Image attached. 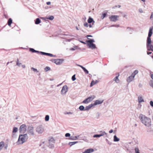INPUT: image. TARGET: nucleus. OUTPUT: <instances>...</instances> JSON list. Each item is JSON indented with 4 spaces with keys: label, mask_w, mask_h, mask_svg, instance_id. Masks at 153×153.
<instances>
[{
    "label": "nucleus",
    "mask_w": 153,
    "mask_h": 153,
    "mask_svg": "<svg viewBox=\"0 0 153 153\" xmlns=\"http://www.w3.org/2000/svg\"><path fill=\"white\" fill-rule=\"evenodd\" d=\"M118 7L120 8L121 6H120V5H119L118 6H116L115 7Z\"/></svg>",
    "instance_id": "6e6d98bb"
},
{
    "label": "nucleus",
    "mask_w": 153,
    "mask_h": 153,
    "mask_svg": "<svg viewBox=\"0 0 153 153\" xmlns=\"http://www.w3.org/2000/svg\"><path fill=\"white\" fill-rule=\"evenodd\" d=\"M138 100L139 102L140 103L141 102H144V100L143 98L142 97L140 96H139L138 97Z\"/></svg>",
    "instance_id": "4be33fe9"
},
{
    "label": "nucleus",
    "mask_w": 153,
    "mask_h": 153,
    "mask_svg": "<svg viewBox=\"0 0 153 153\" xmlns=\"http://www.w3.org/2000/svg\"><path fill=\"white\" fill-rule=\"evenodd\" d=\"M49 117L48 115L46 116L45 118V120L46 121H48L49 120Z\"/></svg>",
    "instance_id": "473e14b6"
},
{
    "label": "nucleus",
    "mask_w": 153,
    "mask_h": 153,
    "mask_svg": "<svg viewBox=\"0 0 153 153\" xmlns=\"http://www.w3.org/2000/svg\"><path fill=\"white\" fill-rule=\"evenodd\" d=\"M18 131V128H17L16 127H14L13 128V133H16Z\"/></svg>",
    "instance_id": "c85d7f7f"
},
{
    "label": "nucleus",
    "mask_w": 153,
    "mask_h": 153,
    "mask_svg": "<svg viewBox=\"0 0 153 153\" xmlns=\"http://www.w3.org/2000/svg\"><path fill=\"white\" fill-rule=\"evenodd\" d=\"M153 13L152 12L151 13V16L150 17V18L151 19H153Z\"/></svg>",
    "instance_id": "37998d69"
},
{
    "label": "nucleus",
    "mask_w": 153,
    "mask_h": 153,
    "mask_svg": "<svg viewBox=\"0 0 153 153\" xmlns=\"http://www.w3.org/2000/svg\"><path fill=\"white\" fill-rule=\"evenodd\" d=\"M103 102V101L99 100H96L94 104H93V106L96 105L98 104H99L102 103Z\"/></svg>",
    "instance_id": "2eb2a0df"
},
{
    "label": "nucleus",
    "mask_w": 153,
    "mask_h": 153,
    "mask_svg": "<svg viewBox=\"0 0 153 153\" xmlns=\"http://www.w3.org/2000/svg\"><path fill=\"white\" fill-rule=\"evenodd\" d=\"M120 76V74L118 73V75L117 76L115 77L114 79V81L116 83H119L120 82V80L118 79V77Z\"/></svg>",
    "instance_id": "dca6fc26"
},
{
    "label": "nucleus",
    "mask_w": 153,
    "mask_h": 153,
    "mask_svg": "<svg viewBox=\"0 0 153 153\" xmlns=\"http://www.w3.org/2000/svg\"><path fill=\"white\" fill-rule=\"evenodd\" d=\"M16 64L17 65L19 66L20 64H21V63H19L18 62V60H17V61L16 62Z\"/></svg>",
    "instance_id": "de8ad7c7"
},
{
    "label": "nucleus",
    "mask_w": 153,
    "mask_h": 153,
    "mask_svg": "<svg viewBox=\"0 0 153 153\" xmlns=\"http://www.w3.org/2000/svg\"><path fill=\"white\" fill-rule=\"evenodd\" d=\"M147 48L148 51L151 50L153 51V46L151 44L147 45Z\"/></svg>",
    "instance_id": "f8f14e48"
},
{
    "label": "nucleus",
    "mask_w": 153,
    "mask_h": 153,
    "mask_svg": "<svg viewBox=\"0 0 153 153\" xmlns=\"http://www.w3.org/2000/svg\"><path fill=\"white\" fill-rule=\"evenodd\" d=\"M26 126L25 124L22 125L19 128L20 132L22 133H24L26 131Z\"/></svg>",
    "instance_id": "39448f33"
},
{
    "label": "nucleus",
    "mask_w": 153,
    "mask_h": 153,
    "mask_svg": "<svg viewBox=\"0 0 153 153\" xmlns=\"http://www.w3.org/2000/svg\"><path fill=\"white\" fill-rule=\"evenodd\" d=\"M79 108V109L80 110H83L84 109V107L82 106V105H81V106H80Z\"/></svg>",
    "instance_id": "c9c22d12"
},
{
    "label": "nucleus",
    "mask_w": 153,
    "mask_h": 153,
    "mask_svg": "<svg viewBox=\"0 0 153 153\" xmlns=\"http://www.w3.org/2000/svg\"><path fill=\"white\" fill-rule=\"evenodd\" d=\"M31 69L32 70H33V71L34 72H38V71H37V70L36 69H35L33 68H31Z\"/></svg>",
    "instance_id": "58836bf2"
},
{
    "label": "nucleus",
    "mask_w": 153,
    "mask_h": 153,
    "mask_svg": "<svg viewBox=\"0 0 153 153\" xmlns=\"http://www.w3.org/2000/svg\"><path fill=\"white\" fill-rule=\"evenodd\" d=\"M139 11L140 13H142L143 12V10L142 9H140Z\"/></svg>",
    "instance_id": "864d4df0"
},
{
    "label": "nucleus",
    "mask_w": 153,
    "mask_h": 153,
    "mask_svg": "<svg viewBox=\"0 0 153 153\" xmlns=\"http://www.w3.org/2000/svg\"><path fill=\"white\" fill-rule=\"evenodd\" d=\"M134 76H133L132 75H131V76L128 77L127 79V81L128 82H131L134 79Z\"/></svg>",
    "instance_id": "4468645a"
},
{
    "label": "nucleus",
    "mask_w": 153,
    "mask_h": 153,
    "mask_svg": "<svg viewBox=\"0 0 153 153\" xmlns=\"http://www.w3.org/2000/svg\"><path fill=\"white\" fill-rule=\"evenodd\" d=\"M95 97L94 95L91 97H90L84 100L82 102L84 103H88L91 101H92Z\"/></svg>",
    "instance_id": "423d86ee"
},
{
    "label": "nucleus",
    "mask_w": 153,
    "mask_h": 153,
    "mask_svg": "<svg viewBox=\"0 0 153 153\" xmlns=\"http://www.w3.org/2000/svg\"><path fill=\"white\" fill-rule=\"evenodd\" d=\"M28 134L31 135H33L34 133L33 131V127L30 128V129H29L28 131Z\"/></svg>",
    "instance_id": "a211bd4d"
},
{
    "label": "nucleus",
    "mask_w": 153,
    "mask_h": 153,
    "mask_svg": "<svg viewBox=\"0 0 153 153\" xmlns=\"http://www.w3.org/2000/svg\"><path fill=\"white\" fill-rule=\"evenodd\" d=\"M63 60L62 59H58L54 60V63L56 65H60L62 63Z\"/></svg>",
    "instance_id": "9d476101"
},
{
    "label": "nucleus",
    "mask_w": 153,
    "mask_h": 153,
    "mask_svg": "<svg viewBox=\"0 0 153 153\" xmlns=\"http://www.w3.org/2000/svg\"><path fill=\"white\" fill-rule=\"evenodd\" d=\"M78 66L80 67L83 70L84 72L86 74H88V71L83 66L79 65H78Z\"/></svg>",
    "instance_id": "f3484780"
},
{
    "label": "nucleus",
    "mask_w": 153,
    "mask_h": 153,
    "mask_svg": "<svg viewBox=\"0 0 153 153\" xmlns=\"http://www.w3.org/2000/svg\"><path fill=\"white\" fill-rule=\"evenodd\" d=\"M50 70V68L48 67H47L45 68V71H48Z\"/></svg>",
    "instance_id": "72a5a7b5"
},
{
    "label": "nucleus",
    "mask_w": 153,
    "mask_h": 153,
    "mask_svg": "<svg viewBox=\"0 0 153 153\" xmlns=\"http://www.w3.org/2000/svg\"><path fill=\"white\" fill-rule=\"evenodd\" d=\"M7 145H5L4 142L3 141H1L0 142V151L4 147L5 149H7Z\"/></svg>",
    "instance_id": "0eeeda50"
},
{
    "label": "nucleus",
    "mask_w": 153,
    "mask_h": 153,
    "mask_svg": "<svg viewBox=\"0 0 153 153\" xmlns=\"http://www.w3.org/2000/svg\"><path fill=\"white\" fill-rule=\"evenodd\" d=\"M106 14L105 13H104L102 14V16H101V18L102 19H103L106 16Z\"/></svg>",
    "instance_id": "e433bc0d"
},
{
    "label": "nucleus",
    "mask_w": 153,
    "mask_h": 153,
    "mask_svg": "<svg viewBox=\"0 0 153 153\" xmlns=\"http://www.w3.org/2000/svg\"><path fill=\"white\" fill-rule=\"evenodd\" d=\"M93 106V104L89 105L88 106L85 107V110H88L91 107Z\"/></svg>",
    "instance_id": "5701e85b"
},
{
    "label": "nucleus",
    "mask_w": 153,
    "mask_h": 153,
    "mask_svg": "<svg viewBox=\"0 0 153 153\" xmlns=\"http://www.w3.org/2000/svg\"><path fill=\"white\" fill-rule=\"evenodd\" d=\"M40 53L42 55H48V53H46L43 52H40Z\"/></svg>",
    "instance_id": "4c0bfd02"
},
{
    "label": "nucleus",
    "mask_w": 153,
    "mask_h": 153,
    "mask_svg": "<svg viewBox=\"0 0 153 153\" xmlns=\"http://www.w3.org/2000/svg\"><path fill=\"white\" fill-rule=\"evenodd\" d=\"M84 26L85 27H88V23L86 22L84 24Z\"/></svg>",
    "instance_id": "a19ab883"
},
{
    "label": "nucleus",
    "mask_w": 153,
    "mask_h": 153,
    "mask_svg": "<svg viewBox=\"0 0 153 153\" xmlns=\"http://www.w3.org/2000/svg\"><path fill=\"white\" fill-rule=\"evenodd\" d=\"M152 57L153 58V56H152Z\"/></svg>",
    "instance_id": "0e129e2a"
},
{
    "label": "nucleus",
    "mask_w": 153,
    "mask_h": 153,
    "mask_svg": "<svg viewBox=\"0 0 153 153\" xmlns=\"http://www.w3.org/2000/svg\"><path fill=\"white\" fill-rule=\"evenodd\" d=\"M97 80L95 81H91V85H90V87H91L93 85H95L96 83H97Z\"/></svg>",
    "instance_id": "393cba45"
},
{
    "label": "nucleus",
    "mask_w": 153,
    "mask_h": 153,
    "mask_svg": "<svg viewBox=\"0 0 153 153\" xmlns=\"http://www.w3.org/2000/svg\"><path fill=\"white\" fill-rule=\"evenodd\" d=\"M70 136V134L69 133H67L65 134V136L66 137H69Z\"/></svg>",
    "instance_id": "79ce46f5"
},
{
    "label": "nucleus",
    "mask_w": 153,
    "mask_h": 153,
    "mask_svg": "<svg viewBox=\"0 0 153 153\" xmlns=\"http://www.w3.org/2000/svg\"><path fill=\"white\" fill-rule=\"evenodd\" d=\"M51 4V2L50 1H48L46 2V4L48 5L50 4Z\"/></svg>",
    "instance_id": "09e8293b"
},
{
    "label": "nucleus",
    "mask_w": 153,
    "mask_h": 153,
    "mask_svg": "<svg viewBox=\"0 0 153 153\" xmlns=\"http://www.w3.org/2000/svg\"><path fill=\"white\" fill-rule=\"evenodd\" d=\"M12 23V20L11 18H10L9 19L8 22L7 24L9 26H10L11 24Z\"/></svg>",
    "instance_id": "b1692460"
},
{
    "label": "nucleus",
    "mask_w": 153,
    "mask_h": 153,
    "mask_svg": "<svg viewBox=\"0 0 153 153\" xmlns=\"http://www.w3.org/2000/svg\"><path fill=\"white\" fill-rule=\"evenodd\" d=\"M47 19L50 20H52L54 19V17L53 16H51L47 18Z\"/></svg>",
    "instance_id": "f704fd0d"
},
{
    "label": "nucleus",
    "mask_w": 153,
    "mask_h": 153,
    "mask_svg": "<svg viewBox=\"0 0 153 153\" xmlns=\"http://www.w3.org/2000/svg\"><path fill=\"white\" fill-rule=\"evenodd\" d=\"M119 17L118 15H111L109 17V18L111 21L115 22L118 20Z\"/></svg>",
    "instance_id": "20e7f679"
},
{
    "label": "nucleus",
    "mask_w": 153,
    "mask_h": 153,
    "mask_svg": "<svg viewBox=\"0 0 153 153\" xmlns=\"http://www.w3.org/2000/svg\"><path fill=\"white\" fill-rule=\"evenodd\" d=\"M114 141L117 142L119 140V139L118 138L116 135L114 136Z\"/></svg>",
    "instance_id": "a878e982"
},
{
    "label": "nucleus",
    "mask_w": 153,
    "mask_h": 153,
    "mask_svg": "<svg viewBox=\"0 0 153 153\" xmlns=\"http://www.w3.org/2000/svg\"><path fill=\"white\" fill-rule=\"evenodd\" d=\"M101 133L100 134H95L93 136V137L94 138L100 137L104 135L105 134H106V133L104 131H101Z\"/></svg>",
    "instance_id": "9b49d317"
},
{
    "label": "nucleus",
    "mask_w": 153,
    "mask_h": 153,
    "mask_svg": "<svg viewBox=\"0 0 153 153\" xmlns=\"http://www.w3.org/2000/svg\"><path fill=\"white\" fill-rule=\"evenodd\" d=\"M147 45H149L151 44V40L150 37H148L147 40Z\"/></svg>",
    "instance_id": "aec40b11"
},
{
    "label": "nucleus",
    "mask_w": 153,
    "mask_h": 153,
    "mask_svg": "<svg viewBox=\"0 0 153 153\" xmlns=\"http://www.w3.org/2000/svg\"><path fill=\"white\" fill-rule=\"evenodd\" d=\"M28 137L27 134L20 135L19 136L17 143L18 144H22L28 139Z\"/></svg>",
    "instance_id": "f03ea898"
},
{
    "label": "nucleus",
    "mask_w": 153,
    "mask_h": 153,
    "mask_svg": "<svg viewBox=\"0 0 153 153\" xmlns=\"http://www.w3.org/2000/svg\"><path fill=\"white\" fill-rule=\"evenodd\" d=\"M138 73V71L137 70H135L131 74L134 77Z\"/></svg>",
    "instance_id": "bb28decb"
},
{
    "label": "nucleus",
    "mask_w": 153,
    "mask_h": 153,
    "mask_svg": "<svg viewBox=\"0 0 153 153\" xmlns=\"http://www.w3.org/2000/svg\"><path fill=\"white\" fill-rule=\"evenodd\" d=\"M135 151L136 153L139 152V150L138 148H135Z\"/></svg>",
    "instance_id": "c03bdc74"
},
{
    "label": "nucleus",
    "mask_w": 153,
    "mask_h": 153,
    "mask_svg": "<svg viewBox=\"0 0 153 153\" xmlns=\"http://www.w3.org/2000/svg\"><path fill=\"white\" fill-rule=\"evenodd\" d=\"M72 79L73 81H74L76 79L75 76V75H74L72 76Z\"/></svg>",
    "instance_id": "ea45409f"
},
{
    "label": "nucleus",
    "mask_w": 153,
    "mask_h": 153,
    "mask_svg": "<svg viewBox=\"0 0 153 153\" xmlns=\"http://www.w3.org/2000/svg\"><path fill=\"white\" fill-rule=\"evenodd\" d=\"M152 120H153V116H152Z\"/></svg>",
    "instance_id": "680f3d73"
},
{
    "label": "nucleus",
    "mask_w": 153,
    "mask_h": 153,
    "mask_svg": "<svg viewBox=\"0 0 153 153\" xmlns=\"http://www.w3.org/2000/svg\"><path fill=\"white\" fill-rule=\"evenodd\" d=\"M137 153H140V152H137Z\"/></svg>",
    "instance_id": "69168bd1"
},
{
    "label": "nucleus",
    "mask_w": 153,
    "mask_h": 153,
    "mask_svg": "<svg viewBox=\"0 0 153 153\" xmlns=\"http://www.w3.org/2000/svg\"><path fill=\"white\" fill-rule=\"evenodd\" d=\"M151 78L153 79V74H151Z\"/></svg>",
    "instance_id": "5fc2aeb1"
},
{
    "label": "nucleus",
    "mask_w": 153,
    "mask_h": 153,
    "mask_svg": "<svg viewBox=\"0 0 153 153\" xmlns=\"http://www.w3.org/2000/svg\"><path fill=\"white\" fill-rule=\"evenodd\" d=\"M113 132V130L112 129L110 130L109 131V132L110 133H112Z\"/></svg>",
    "instance_id": "3c124183"
},
{
    "label": "nucleus",
    "mask_w": 153,
    "mask_h": 153,
    "mask_svg": "<svg viewBox=\"0 0 153 153\" xmlns=\"http://www.w3.org/2000/svg\"><path fill=\"white\" fill-rule=\"evenodd\" d=\"M139 118L142 123L146 126L149 127L151 126V120L148 117H146L145 115L141 114L139 116Z\"/></svg>",
    "instance_id": "f257e3e1"
},
{
    "label": "nucleus",
    "mask_w": 153,
    "mask_h": 153,
    "mask_svg": "<svg viewBox=\"0 0 153 153\" xmlns=\"http://www.w3.org/2000/svg\"><path fill=\"white\" fill-rule=\"evenodd\" d=\"M87 36L88 37H92V36L91 35H87Z\"/></svg>",
    "instance_id": "bf43d9fd"
},
{
    "label": "nucleus",
    "mask_w": 153,
    "mask_h": 153,
    "mask_svg": "<svg viewBox=\"0 0 153 153\" xmlns=\"http://www.w3.org/2000/svg\"><path fill=\"white\" fill-rule=\"evenodd\" d=\"M81 42L83 43V44H85V43L83 42H82V41H81Z\"/></svg>",
    "instance_id": "4d7b16f0"
},
{
    "label": "nucleus",
    "mask_w": 153,
    "mask_h": 153,
    "mask_svg": "<svg viewBox=\"0 0 153 153\" xmlns=\"http://www.w3.org/2000/svg\"><path fill=\"white\" fill-rule=\"evenodd\" d=\"M67 114H71L72 113L71 112H68V113H67Z\"/></svg>",
    "instance_id": "13d9d810"
},
{
    "label": "nucleus",
    "mask_w": 153,
    "mask_h": 153,
    "mask_svg": "<svg viewBox=\"0 0 153 153\" xmlns=\"http://www.w3.org/2000/svg\"><path fill=\"white\" fill-rule=\"evenodd\" d=\"M94 42V41L93 39H91L87 41L88 45L89 46L90 48L92 49H95L96 48L95 44L93 43Z\"/></svg>",
    "instance_id": "7ed1b4c3"
},
{
    "label": "nucleus",
    "mask_w": 153,
    "mask_h": 153,
    "mask_svg": "<svg viewBox=\"0 0 153 153\" xmlns=\"http://www.w3.org/2000/svg\"><path fill=\"white\" fill-rule=\"evenodd\" d=\"M94 152V149H86L82 153H91Z\"/></svg>",
    "instance_id": "ddd939ff"
},
{
    "label": "nucleus",
    "mask_w": 153,
    "mask_h": 153,
    "mask_svg": "<svg viewBox=\"0 0 153 153\" xmlns=\"http://www.w3.org/2000/svg\"><path fill=\"white\" fill-rule=\"evenodd\" d=\"M40 22V20L39 18L36 19L35 23L36 24H38Z\"/></svg>",
    "instance_id": "cd10ccee"
},
{
    "label": "nucleus",
    "mask_w": 153,
    "mask_h": 153,
    "mask_svg": "<svg viewBox=\"0 0 153 153\" xmlns=\"http://www.w3.org/2000/svg\"><path fill=\"white\" fill-rule=\"evenodd\" d=\"M117 27H119V25H117Z\"/></svg>",
    "instance_id": "e2e57ef3"
},
{
    "label": "nucleus",
    "mask_w": 153,
    "mask_h": 153,
    "mask_svg": "<svg viewBox=\"0 0 153 153\" xmlns=\"http://www.w3.org/2000/svg\"><path fill=\"white\" fill-rule=\"evenodd\" d=\"M150 85L153 88V80H151L149 83Z\"/></svg>",
    "instance_id": "7c9ffc66"
},
{
    "label": "nucleus",
    "mask_w": 153,
    "mask_h": 153,
    "mask_svg": "<svg viewBox=\"0 0 153 153\" xmlns=\"http://www.w3.org/2000/svg\"><path fill=\"white\" fill-rule=\"evenodd\" d=\"M88 26L90 27H92V25L91 24H90L88 25Z\"/></svg>",
    "instance_id": "603ef678"
},
{
    "label": "nucleus",
    "mask_w": 153,
    "mask_h": 153,
    "mask_svg": "<svg viewBox=\"0 0 153 153\" xmlns=\"http://www.w3.org/2000/svg\"><path fill=\"white\" fill-rule=\"evenodd\" d=\"M30 51L33 53H34V52L39 53V51H36L33 48H30Z\"/></svg>",
    "instance_id": "c756f323"
},
{
    "label": "nucleus",
    "mask_w": 153,
    "mask_h": 153,
    "mask_svg": "<svg viewBox=\"0 0 153 153\" xmlns=\"http://www.w3.org/2000/svg\"><path fill=\"white\" fill-rule=\"evenodd\" d=\"M152 52H147V54H148V55H149V54H150L151 53H152Z\"/></svg>",
    "instance_id": "8fccbe9b"
},
{
    "label": "nucleus",
    "mask_w": 153,
    "mask_h": 153,
    "mask_svg": "<svg viewBox=\"0 0 153 153\" xmlns=\"http://www.w3.org/2000/svg\"><path fill=\"white\" fill-rule=\"evenodd\" d=\"M152 27H151L150 28L149 31L148 37H151V36L152 35Z\"/></svg>",
    "instance_id": "6ab92c4d"
},
{
    "label": "nucleus",
    "mask_w": 153,
    "mask_h": 153,
    "mask_svg": "<svg viewBox=\"0 0 153 153\" xmlns=\"http://www.w3.org/2000/svg\"><path fill=\"white\" fill-rule=\"evenodd\" d=\"M150 105L153 107V102L152 101H150Z\"/></svg>",
    "instance_id": "a18cd8bd"
},
{
    "label": "nucleus",
    "mask_w": 153,
    "mask_h": 153,
    "mask_svg": "<svg viewBox=\"0 0 153 153\" xmlns=\"http://www.w3.org/2000/svg\"><path fill=\"white\" fill-rule=\"evenodd\" d=\"M126 15H124L123 16V17H126Z\"/></svg>",
    "instance_id": "052dcab7"
},
{
    "label": "nucleus",
    "mask_w": 153,
    "mask_h": 153,
    "mask_svg": "<svg viewBox=\"0 0 153 153\" xmlns=\"http://www.w3.org/2000/svg\"><path fill=\"white\" fill-rule=\"evenodd\" d=\"M77 142H70L69 143V144L71 146H72L74 144H75V143H77Z\"/></svg>",
    "instance_id": "2f4dec72"
},
{
    "label": "nucleus",
    "mask_w": 153,
    "mask_h": 153,
    "mask_svg": "<svg viewBox=\"0 0 153 153\" xmlns=\"http://www.w3.org/2000/svg\"><path fill=\"white\" fill-rule=\"evenodd\" d=\"M36 131L39 133H41L43 132L44 129L41 126H39L36 128Z\"/></svg>",
    "instance_id": "1a4fd4ad"
},
{
    "label": "nucleus",
    "mask_w": 153,
    "mask_h": 153,
    "mask_svg": "<svg viewBox=\"0 0 153 153\" xmlns=\"http://www.w3.org/2000/svg\"><path fill=\"white\" fill-rule=\"evenodd\" d=\"M47 56H51V57H52V56H53V55L52 54H51V53H48Z\"/></svg>",
    "instance_id": "49530a36"
},
{
    "label": "nucleus",
    "mask_w": 153,
    "mask_h": 153,
    "mask_svg": "<svg viewBox=\"0 0 153 153\" xmlns=\"http://www.w3.org/2000/svg\"><path fill=\"white\" fill-rule=\"evenodd\" d=\"M68 91V87L67 85H65L63 87L61 90L62 94H65Z\"/></svg>",
    "instance_id": "6e6552de"
},
{
    "label": "nucleus",
    "mask_w": 153,
    "mask_h": 153,
    "mask_svg": "<svg viewBox=\"0 0 153 153\" xmlns=\"http://www.w3.org/2000/svg\"><path fill=\"white\" fill-rule=\"evenodd\" d=\"M88 23H91L92 22V25H94V21H93V19L91 18H89L88 20Z\"/></svg>",
    "instance_id": "412c9836"
},
{
    "label": "nucleus",
    "mask_w": 153,
    "mask_h": 153,
    "mask_svg": "<svg viewBox=\"0 0 153 153\" xmlns=\"http://www.w3.org/2000/svg\"><path fill=\"white\" fill-rule=\"evenodd\" d=\"M142 0L143 1V0Z\"/></svg>",
    "instance_id": "338daca9"
}]
</instances>
